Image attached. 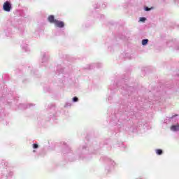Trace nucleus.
Segmentation results:
<instances>
[{"mask_svg":"<svg viewBox=\"0 0 179 179\" xmlns=\"http://www.w3.org/2000/svg\"><path fill=\"white\" fill-rule=\"evenodd\" d=\"M78 97H76V96H75V97L73 98V101H74V102L78 101Z\"/></svg>","mask_w":179,"mask_h":179,"instance_id":"9","label":"nucleus"},{"mask_svg":"<svg viewBox=\"0 0 179 179\" xmlns=\"http://www.w3.org/2000/svg\"><path fill=\"white\" fill-rule=\"evenodd\" d=\"M148 43H149V40H148V39H143L142 41V45H146V44H148Z\"/></svg>","mask_w":179,"mask_h":179,"instance_id":"5","label":"nucleus"},{"mask_svg":"<svg viewBox=\"0 0 179 179\" xmlns=\"http://www.w3.org/2000/svg\"><path fill=\"white\" fill-rule=\"evenodd\" d=\"M3 9L6 12H10V9H12V5L9 1H6L3 5Z\"/></svg>","mask_w":179,"mask_h":179,"instance_id":"1","label":"nucleus"},{"mask_svg":"<svg viewBox=\"0 0 179 179\" xmlns=\"http://www.w3.org/2000/svg\"><path fill=\"white\" fill-rule=\"evenodd\" d=\"M38 148V144H34L33 145V148L34 149H37Z\"/></svg>","mask_w":179,"mask_h":179,"instance_id":"7","label":"nucleus"},{"mask_svg":"<svg viewBox=\"0 0 179 179\" xmlns=\"http://www.w3.org/2000/svg\"><path fill=\"white\" fill-rule=\"evenodd\" d=\"M55 26H56V27L62 28V27H64V26H65V24L62 21H59L58 20H56L55 21Z\"/></svg>","mask_w":179,"mask_h":179,"instance_id":"2","label":"nucleus"},{"mask_svg":"<svg viewBox=\"0 0 179 179\" xmlns=\"http://www.w3.org/2000/svg\"><path fill=\"white\" fill-rule=\"evenodd\" d=\"M171 130L173 131H179V124L171 126Z\"/></svg>","mask_w":179,"mask_h":179,"instance_id":"4","label":"nucleus"},{"mask_svg":"<svg viewBox=\"0 0 179 179\" xmlns=\"http://www.w3.org/2000/svg\"><path fill=\"white\" fill-rule=\"evenodd\" d=\"M48 22H50V23H55V17H54V15H50L48 17Z\"/></svg>","mask_w":179,"mask_h":179,"instance_id":"3","label":"nucleus"},{"mask_svg":"<svg viewBox=\"0 0 179 179\" xmlns=\"http://www.w3.org/2000/svg\"><path fill=\"white\" fill-rule=\"evenodd\" d=\"M146 20L145 17H140V22H145Z\"/></svg>","mask_w":179,"mask_h":179,"instance_id":"8","label":"nucleus"},{"mask_svg":"<svg viewBox=\"0 0 179 179\" xmlns=\"http://www.w3.org/2000/svg\"><path fill=\"white\" fill-rule=\"evenodd\" d=\"M151 9H152V8H149L148 7H145V10L149 11V10H150Z\"/></svg>","mask_w":179,"mask_h":179,"instance_id":"10","label":"nucleus"},{"mask_svg":"<svg viewBox=\"0 0 179 179\" xmlns=\"http://www.w3.org/2000/svg\"><path fill=\"white\" fill-rule=\"evenodd\" d=\"M156 153L157 155H163V150H160V149H158V150H156Z\"/></svg>","mask_w":179,"mask_h":179,"instance_id":"6","label":"nucleus"}]
</instances>
